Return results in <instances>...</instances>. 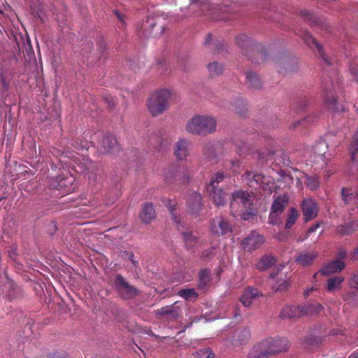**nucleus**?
Here are the masks:
<instances>
[{
  "label": "nucleus",
  "instance_id": "18",
  "mask_svg": "<svg viewBox=\"0 0 358 358\" xmlns=\"http://www.w3.org/2000/svg\"><path fill=\"white\" fill-rule=\"evenodd\" d=\"M189 210L192 213H196L201 207V195L197 192L192 193L187 200Z\"/></svg>",
  "mask_w": 358,
  "mask_h": 358
},
{
  "label": "nucleus",
  "instance_id": "5",
  "mask_svg": "<svg viewBox=\"0 0 358 358\" xmlns=\"http://www.w3.org/2000/svg\"><path fill=\"white\" fill-rule=\"evenodd\" d=\"M252 199V196L247 192H236L233 194V201L231 203V208L234 210L238 206L240 210H237L236 212L238 213L243 220H247L252 213L250 208L248 210L251 204Z\"/></svg>",
  "mask_w": 358,
  "mask_h": 358
},
{
  "label": "nucleus",
  "instance_id": "37",
  "mask_svg": "<svg viewBox=\"0 0 358 358\" xmlns=\"http://www.w3.org/2000/svg\"><path fill=\"white\" fill-rule=\"evenodd\" d=\"M146 27H150V34H152L154 36H157L160 35L162 32V26H159L157 28L158 31H155L153 30V28L155 27V22L152 19H149L146 22Z\"/></svg>",
  "mask_w": 358,
  "mask_h": 358
},
{
  "label": "nucleus",
  "instance_id": "33",
  "mask_svg": "<svg viewBox=\"0 0 358 358\" xmlns=\"http://www.w3.org/2000/svg\"><path fill=\"white\" fill-rule=\"evenodd\" d=\"M281 213H282L273 211L271 210L269 215L268 222L273 225L280 224L281 223L280 217Z\"/></svg>",
  "mask_w": 358,
  "mask_h": 358
},
{
  "label": "nucleus",
  "instance_id": "46",
  "mask_svg": "<svg viewBox=\"0 0 358 358\" xmlns=\"http://www.w3.org/2000/svg\"><path fill=\"white\" fill-rule=\"evenodd\" d=\"M192 238H194L191 234L189 233H185L184 234V238L186 241H191Z\"/></svg>",
  "mask_w": 358,
  "mask_h": 358
},
{
  "label": "nucleus",
  "instance_id": "45",
  "mask_svg": "<svg viewBox=\"0 0 358 358\" xmlns=\"http://www.w3.org/2000/svg\"><path fill=\"white\" fill-rule=\"evenodd\" d=\"M8 253H9V256L14 259L15 255H16V252H15V249L14 248H12L9 251H8Z\"/></svg>",
  "mask_w": 358,
  "mask_h": 358
},
{
  "label": "nucleus",
  "instance_id": "36",
  "mask_svg": "<svg viewBox=\"0 0 358 358\" xmlns=\"http://www.w3.org/2000/svg\"><path fill=\"white\" fill-rule=\"evenodd\" d=\"M178 294L187 300H192L196 297L194 289H182L179 291Z\"/></svg>",
  "mask_w": 358,
  "mask_h": 358
},
{
  "label": "nucleus",
  "instance_id": "6",
  "mask_svg": "<svg viewBox=\"0 0 358 358\" xmlns=\"http://www.w3.org/2000/svg\"><path fill=\"white\" fill-rule=\"evenodd\" d=\"M191 142L186 138H180L173 145V155L179 161H185L190 154Z\"/></svg>",
  "mask_w": 358,
  "mask_h": 358
},
{
  "label": "nucleus",
  "instance_id": "14",
  "mask_svg": "<svg viewBox=\"0 0 358 358\" xmlns=\"http://www.w3.org/2000/svg\"><path fill=\"white\" fill-rule=\"evenodd\" d=\"M259 296L260 293L257 289L248 287L243 292L240 301L245 307H249Z\"/></svg>",
  "mask_w": 358,
  "mask_h": 358
},
{
  "label": "nucleus",
  "instance_id": "28",
  "mask_svg": "<svg viewBox=\"0 0 358 358\" xmlns=\"http://www.w3.org/2000/svg\"><path fill=\"white\" fill-rule=\"evenodd\" d=\"M191 9L199 8L202 12H205L210 8V3L207 0H189Z\"/></svg>",
  "mask_w": 358,
  "mask_h": 358
},
{
  "label": "nucleus",
  "instance_id": "42",
  "mask_svg": "<svg viewBox=\"0 0 358 358\" xmlns=\"http://www.w3.org/2000/svg\"><path fill=\"white\" fill-rule=\"evenodd\" d=\"M114 13H115V15L116 17H117L120 21H121V22H123V23L124 22V18H125V17H124V15L123 14L120 13L119 11H117V10H115V11H114Z\"/></svg>",
  "mask_w": 358,
  "mask_h": 358
},
{
  "label": "nucleus",
  "instance_id": "2",
  "mask_svg": "<svg viewBox=\"0 0 358 358\" xmlns=\"http://www.w3.org/2000/svg\"><path fill=\"white\" fill-rule=\"evenodd\" d=\"M216 119L210 115H196L188 120L185 131L190 134L207 135L216 130Z\"/></svg>",
  "mask_w": 358,
  "mask_h": 358
},
{
  "label": "nucleus",
  "instance_id": "41",
  "mask_svg": "<svg viewBox=\"0 0 358 358\" xmlns=\"http://www.w3.org/2000/svg\"><path fill=\"white\" fill-rule=\"evenodd\" d=\"M200 281L203 285L207 283L210 279L209 272L208 271H203L200 273Z\"/></svg>",
  "mask_w": 358,
  "mask_h": 358
},
{
  "label": "nucleus",
  "instance_id": "21",
  "mask_svg": "<svg viewBox=\"0 0 358 358\" xmlns=\"http://www.w3.org/2000/svg\"><path fill=\"white\" fill-rule=\"evenodd\" d=\"M224 176L222 172H216L211 176L209 183L207 185L206 191L213 192L217 189L218 184L223 180Z\"/></svg>",
  "mask_w": 358,
  "mask_h": 358
},
{
  "label": "nucleus",
  "instance_id": "19",
  "mask_svg": "<svg viewBox=\"0 0 358 358\" xmlns=\"http://www.w3.org/2000/svg\"><path fill=\"white\" fill-rule=\"evenodd\" d=\"M289 201V196L287 194L279 195L274 199L271 210L282 213Z\"/></svg>",
  "mask_w": 358,
  "mask_h": 358
},
{
  "label": "nucleus",
  "instance_id": "27",
  "mask_svg": "<svg viewBox=\"0 0 358 358\" xmlns=\"http://www.w3.org/2000/svg\"><path fill=\"white\" fill-rule=\"evenodd\" d=\"M212 197L213 202L217 206H222L224 203V194L221 189H215L213 192H207Z\"/></svg>",
  "mask_w": 358,
  "mask_h": 358
},
{
  "label": "nucleus",
  "instance_id": "30",
  "mask_svg": "<svg viewBox=\"0 0 358 358\" xmlns=\"http://www.w3.org/2000/svg\"><path fill=\"white\" fill-rule=\"evenodd\" d=\"M303 40L310 47H315L320 52H322V46L309 33H306L304 34Z\"/></svg>",
  "mask_w": 358,
  "mask_h": 358
},
{
  "label": "nucleus",
  "instance_id": "50",
  "mask_svg": "<svg viewBox=\"0 0 358 358\" xmlns=\"http://www.w3.org/2000/svg\"><path fill=\"white\" fill-rule=\"evenodd\" d=\"M348 358H358V354L353 353L350 355Z\"/></svg>",
  "mask_w": 358,
  "mask_h": 358
},
{
  "label": "nucleus",
  "instance_id": "51",
  "mask_svg": "<svg viewBox=\"0 0 358 358\" xmlns=\"http://www.w3.org/2000/svg\"><path fill=\"white\" fill-rule=\"evenodd\" d=\"M317 227H318V225H316L315 227L310 228V229H309L308 232L310 233V232H311V231H315V229H316V228H317Z\"/></svg>",
  "mask_w": 358,
  "mask_h": 358
},
{
  "label": "nucleus",
  "instance_id": "26",
  "mask_svg": "<svg viewBox=\"0 0 358 358\" xmlns=\"http://www.w3.org/2000/svg\"><path fill=\"white\" fill-rule=\"evenodd\" d=\"M276 260L273 257L266 256L262 258L257 264V268L260 271H264L272 266Z\"/></svg>",
  "mask_w": 358,
  "mask_h": 358
},
{
  "label": "nucleus",
  "instance_id": "7",
  "mask_svg": "<svg viewBox=\"0 0 358 358\" xmlns=\"http://www.w3.org/2000/svg\"><path fill=\"white\" fill-rule=\"evenodd\" d=\"M246 179L250 182L259 184L262 189L268 190L269 192H271L274 188V183L271 181V178L261 174H253L248 172L246 173Z\"/></svg>",
  "mask_w": 358,
  "mask_h": 358
},
{
  "label": "nucleus",
  "instance_id": "29",
  "mask_svg": "<svg viewBox=\"0 0 358 358\" xmlns=\"http://www.w3.org/2000/svg\"><path fill=\"white\" fill-rule=\"evenodd\" d=\"M298 217H299L298 211L295 208H292L289 210V213L288 217L287 219L285 227L287 229L291 228L292 226L295 223Z\"/></svg>",
  "mask_w": 358,
  "mask_h": 358
},
{
  "label": "nucleus",
  "instance_id": "13",
  "mask_svg": "<svg viewBox=\"0 0 358 358\" xmlns=\"http://www.w3.org/2000/svg\"><path fill=\"white\" fill-rule=\"evenodd\" d=\"M301 207L306 221L312 220L317 216V207L315 201L311 199H304Z\"/></svg>",
  "mask_w": 358,
  "mask_h": 358
},
{
  "label": "nucleus",
  "instance_id": "8",
  "mask_svg": "<svg viewBox=\"0 0 358 358\" xmlns=\"http://www.w3.org/2000/svg\"><path fill=\"white\" fill-rule=\"evenodd\" d=\"M99 148L101 152L109 153L117 150V141L111 134L101 135L99 141Z\"/></svg>",
  "mask_w": 358,
  "mask_h": 358
},
{
  "label": "nucleus",
  "instance_id": "55",
  "mask_svg": "<svg viewBox=\"0 0 358 358\" xmlns=\"http://www.w3.org/2000/svg\"><path fill=\"white\" fill-rule=\"evenodd\" d=\"M357 211H358V206H357Z\"/></svg>",
  "mask_w": 358,
  "mask_h": 358
},
{
  "label": "nucleus",
  "instance_id": "53",
  "mask_svg": "<svg viewBox=\"0 0 358 358\" xmlns=\"http://www.w3.org/2000/svg\"><path fill=\"white\" fill-rule=\"evenodd\" d=\"M317 275V273H315V274L314 275V276H313V279H314L315 280H316Z\"/></svg>",
  "mask_w": 358,
  "mask_h": 358
},
{
  "label": "nucleus",
  "instance_id": "56",
  "mask_svg": "<svg viewBox=\"0 0 358 358\" xmlns=\"http://www.w3.org/2000/svg\"><path fill=\"white\" fill-rule=\"evenodd\" d=\"M357 81H358V78H357Z\"/></svg>",
  "mask_w": 358,
  "mask_h": 358
},
{
  "label": "nucleus",
  "instance_id": "24",
  "mask_svg": "<svg viewBox=\"0 0 358 358\" xmlns=\"http://www.w3.org/2000/svg\"><path fill=\"white\" fill-rule=\"evenodd\" d=\"M343 280V278L341 276L329 278L327 283L328 291L335 292L338 290Z\"/></svg>",
  "mask_w": 358,
  "mask_h": 358
},
{
  "label": "nucleus",
  "instance_id": "10",
  "mask_svg": "<svg viewBox=\"0 0 358 358\" xmlns=\"http://www.w3.org/2000/svg\"><path fill=\"white\" fill-rule=\"evenodd\" d=\"M115 283L119 292L124 298H131L137 294L136 289L130 286L120 275L115 278Z\"/></svg>",
  "mask_w": 358,
  "mask_h": 358
},
{
  "label": "nucleus",
  "instance_id": "38",
  "mask_svg": "<svg viewBox=\"0 0 358 358\" xmlns=\"http://www.w3.org/2000/svg\"><path fill=\"white\" fill-rule=\"evenodd\" d=\"M236 43L238 46L243 48L248 45L250 43V41L245 34H241L236 37Z\"/></svg>",
  "mask_w": 358,
  "mask_h": 358
},
{
  "label": "nucleus",
  "instance_id": "34",
  "mask_svg": "<svg viewBox=\"0 0 358 358\" xmlns=\"http://www.w3.org/2000/svg\"><path fill=\"white\" fill-rule=\"evenodd\" d=\"M166 205L167 208L169 209V211L171 215V217H172L173 220L176 223H178L179 220H178L177 214L175 213V208L176 206V201H171V200H168Z\"/></svg>",
  "mask_w": 358,
  "mask_h": 358
},
{
  "label": "nucleus",
  "instance_id": "22",
  "mask_svg": "<svg viewBox=\"0 0 358 358\" xmlns=\"http://www.w3.org/2000/svg\"><path fill=\"white\" fill-rule=\"evenodd\" d=\"M342 196L344 201L347 203H358V192L357 190L343 189Z\"/></svg>",
  "mask_w": 358,
  "mask_h": 358
},
{
  "label": "nucleus",
  "instance_id": "20",
  "mask_svg": "<svg viewBox=\"0 0 358 358\" xmlns=\"http://www.w3.org/2000/svg\"><path fill=\"white\" fill-rule=\"evenodd\" d=\"M158 313L166 315L168 319H172L179 315L180 310L176 303H175L172 306L163 307L159 310Z\"/></svg>",
  "mask_w": 358,
  "mask_h": 358
},
{
  "label": "nucleus",
  "instance_id": "12",
  "mask_svg": "<svg viewBox=\"0 0 358 358\" xmlns=\"http://www.w3.org/2000/svg\"><path fill=\"white\" fill-rule=\"evenodd\" d=\"M210 230L215 234L224 235L230 231L231 225L223 217H217L213 221Z\"/></svg>",
  "mask_w": 358,
  "mask_h": 358
},
{
  "label": "nucleus",
  "instance_id": "17",
  "mask_svg": "<svg viewBox=\"0 0 358 358\" xmlns=\"http://www.w3.org/2000/svg\"><path fill=\"white\" fill-rule=\"evenodd\" d=\"M345 267V264L341 260H335L331 262L330 264L324 266L322 270L321 273L324 275H329L334 273L340 272Z\"/></svg>",
  "mask_w": 358,
  "mask_h": 358
},
{
  "label": "nucleus",
  "instance_id": "15",
  "mask_svg": "<svg viewBox=\"0 0 358 358\" xmlns=\"http://www.w3.org/2000/svg\"><path fill=\"white\" fill-rule=\"evenodd\" d=\"M155 216L156 214L153 205L150 203H145L139 214L141 220L143 222L148 224L152 221L155 218Z\"/></svg>",
  "mask_w": 358,
  "mask_h": 358
},
{
  "label": "nucleus",
  "instance_id": "31",
  "mask_svg": "<svg viewBox=\"0 0 358 358\" xmlns=\"http://www.w3.org/2000/svg\"><path fill=\"white\" fill-rule=\"evenodd\" d=\"M208 69L211 76H217L222 72L223 66L217 62H212L208 65Z\"/></svg>",
  "mask_w": 358,
  "mask_h": 358
},
{
  "label": "nucleus",
  "instance_id": "40",
  "mask_svg": "<svg viewBox=\"0 0 358 358\" xmlns=\"http://www.w3.org/2000/svg\"><path fill=\"white\" fill-rule=\"evenodd\" d=\"M307 184L311 189H315L319 186L317 178L307 177Z\"/></svg>",
  "mask_w": 358,
  "mask_h": 358
},
{
  "label": "nucleus",
  "instance_id": "32",
  "mask_svg": "<svg viewBox=\"0 0 358 358\" xmlns=\"http://www.w3.org/2000/svg\"><path fill=\"white\" fill-rule=\"evenodd\" d=\"M328 145L325 141L321 140L319 141L315 147V152L317 155L320 156H323L327 150Z\"/></svg>",
  "mask_w": 358,
  "mask_h": 358
},
{
  "label": "nucleus",
  "instance_id": "16",
  "mask_svg": "<svg viewBox=\"0 0 358 358\" xmlns=\"http://www.w3.org/2000/svg\"><path fill=\"white\" fill-rule=\"evenodd\" d=\"M317 256V254L315 251H303L296 257V262L300 266H309L314 262Z\"/></svg>",
  "mask_w": 358,
  "mask_h": 358
},
{
  "label": "nucleus",
  "instance_id": "11",
  "mask_svg": "<svg viewBox=\"0 0 358 358\" xmlns=\"http://www.w3.org/2000/svg\"><path fill=\"white\" fill-rule=\"evenodd\" d=\"M264 238L255 232L252 231L243 242V246L245 250H252L255 248H259L261 245L264 243Z\"/></svg>",
  "mask_w": 358,
  "mask_h": 358
},
{
  "label": "nucleus",
  "instance_id": "23",
  "mask_svg": "<svg viewBox=\"0 0 358 358\" xmlns=\"http://www.w3.org/2000/svg\"><path fill=\"white\" fill-rule=\"evenodd\" d=\"M234 340L243 344L247 342L250 338V332L248 328L237 329L234 336Z\"/></svg>",
  "mask_w": 358,
  "mask_h": 358
},
{
  "label": "nucleus",
  "instance_id": "48",
  "mask_svg": "<svg viewBox=\"0 0 358 358\" xmlns=\"http://www.w3.org/2000/svg\"><path fill=\"white\" fill-rule=\"evenodd\" d=\"M64 157H62V159H60V162L62 164L68 165L69 164H73L72 162H69L66 160H65Z\"/></svg>",
  "mask_w": 358,
  "mask_h": 358
},
{
  "label": "nucleus",
  "instance_id": "49",
  "mask_svg": "<svg viewBox=\"0 0 358 358\" xmlns=\"http://www.w3.org/2000/svg\"><path fill=\"white\" fill-rule=\"evenodd\" d=\"M130 261L135 264L136 261L134 259V255L128 254Z\"/></svg>",
  "mask_w": 358,
  "mask_h": 358
},
{
  "label": "nucleus",
  "instance_id": "3",
  "mask_svg": "<svg viewBox=\"0 0 358 358\" xmlns=\"http://www.w3.org/2000/svg\"><path fill=\"white\" fill-rule=\"evenodd\" d=\"M282 341L268 338L255 344L248 354V358H264L283 350Z\"/></svg>",
  "mask_w": 358,
  "mask_h": 358
},
{
  "label": "nucleus",
  "instance_id": "44",
  "mask_svg": "<svg viewBox=\"0 0 358 358\" xmlns=\"http://www.w3.org/2000/svg\"><path fill=\"white\" fill-rule=\"evenodd\" d=\"M316 289H317V287H310L309 289H306L305 292H304V295L306 296H308L311 292H313V290H315Z\"/></svg>",
  "mask_w": 358,
  "mask_h": 358
},
{
  "label": "nucleus",
  "instance_id": "54",
  "mask_svg": "<svg viewBox=\"0 0 358 358\" xmlns=\"http://www.w3.org/2000/svg\"><path fill=\"white\" fill-rule=\"evenodd\" d=\"M114 203V201H111V202H110V203H106V205H109V204H111V203Z\"/></svg>",
  "mask_w": 358,
  "mask_h": 358
},
{
  "label": "nucleus",
  "instance_id": "52",
  "mask_svg": "<svg viewBox=\"0 0 358 358\" xmlns=\"http://www.w3.org/2000/svg\"><path fill=\"white\" fill-rule=\"evenodd\" d=\"M333 334H341V331H334L332 332Z\"/></svg>",
  "mask_w": 358,
  "mask_h": 358
},
{
  "label": "nucleus",
  "instance_id": "25",
  "mask_svg": "<svg viewBox=\"0 0 358 358\" xmlns=\"http://www.w3.org/2000/svg\"><path fill=\"white\" fill-rule=\"evenodd\" d=\"M246 83L250 87L258 89L261 87V81L259 76L252 72L246 73Z\"/></svg>",
  "mask_w": 358,
  "mask_h": 358
},
{
  "label": "nucleus",
  "instance_id": "35",
  "mask_svg": "<svg viewBox=\"0 0 358 358\" xmlns=\"http://www.w3.org/2000/svg\"><path fill=\"white\" fill-rule=\"evenodd\" d=\"M358 227V222H353L350 226H343L338 229L341 234L345 235L352 233Z\"/></svg>",
  "mask_w": 358,
  "mask_h": 358
},
{
  "label": "nucleus",
  "instance_id": "43",
  "mask_svg": "<svg viewBox=\"0 0 358 358\" xmlns=\"http://www.w3.org/2000/svg\"><path fill=\"white\" fill-rule=\"evenodd\" d=\"M336 110L338 113H344L345 111V109L343 106H340L338 104L336 105Z\"/></svg>",
  "mask_w": 358,
  "mask_h": 358
},
{
  "label": "nucleus",
  "instance_id": "39",
  "mask_svg": "<svg viewBox=\"0 0 358 358\" xmlns=\"http://www.w3.org/2000/svg\"><path fill=\"white\" fill-rule=\"evenodd\" d=\"M278 284L273 286V288L276 291H283L285 290L288 287V282L285 280H280Z\"/></svg>",
  "mask_w": 358,
  "mask_h": 358
},
{
  "label": "nucleus",
  "instance_id": "9",
  "mask_svg": "<svg viewBox=\"0 0 358 358\" xmlns=\"http://www.w3.org/2000/svg\"><path fill=\"white\" fill-rule=\"evenodd\" d=\"M74 178L70 175L66 178H57L51 181L50 185L51 187L60 190L62 194H68L73 190L71 185L74 182Z\"/></svg>",
  "mask_w": 358,
  "mask_h": 358
},
{
  "label": "nucleus",
  "instance_id": "47",
  "mask_svg": "<svg viewBox=\"0 0 358 358\" xmlns=\"http://www.w3.org/2000/svg\"><path fill=\"white\" fill-rule=\"evenodd\" d=\"M352 281L355 285L358 287V273L353 276Z\"/></svg>",
  "mask_w": 358,
  "mask_h": 358
},
{
  "label": "nucleus",
  "instance_id": "4",
  "mask_svg": "<svg viewBox=\"0 0 358 358\" xmlns=\"http://www.w3.org/2000/svg\"><path fill=\"white\" fill-rule=\"evenodd\" d=\"M322 307L319 303H313L308 306H286L281 312L282 318L294 319L303 315H312L319 313Z\"/></svg>",
  "mask_w": 358,
  "mask_h": 358
},
{
  "label": "nucleus",
  "instance_id": "1",
  "mask_svg": "<svg viewBox=\"0 0 358 358\" xmlns=\"http://www.w3.org/2000/svg\"><path fill=\"white\" fill-rule=\"evenodd\" d=\"M173 95L171 89L164 87L154 90L147 99V108L152 116H158L167 110L169 101Z\"/></svg>",
  "mask_w": 358,
  "mask_h": 358
}]
</instances>
